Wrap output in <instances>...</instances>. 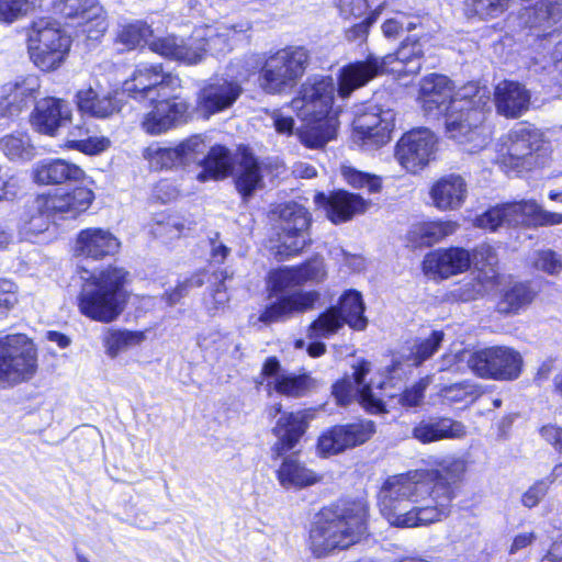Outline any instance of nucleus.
Listing matches in <instances>:
<instances>
[{
    "label": "nucleus",
    "instance_id": "20",
    "mask_svg": "<svg viewBox=\"0 0 562 562\" xmlns=\"http://www.w3.org/2000/svg\"><path fill=\"white\" fill-rule=\"evenodd\" d=\"M153 108L144 114L140 126L149 135H159L184 119L189 104L181 100L178 91H170L168 97L148 101Z\"/></svg>",
    "mask_w": 562,
    "mask_h": 562
},
{
    "label": "nucleus",
    "instance_id": "21",
    "mask_svg": "<svg viewBox=\"0 0 562 562\" xmlns=\"http://www.w3.org/2000/svg\"><path fill=\"white\" fill-rule=\"evenodd\" d=\"M374 432L375 426L371 420L336 426L319 437L317 447L324 456L337 454L364 443Z\"/></svg>",
    "mask_w": 562,
    "mask_h": 562
},
{
    "label": "nucleus",
    "instance_id": "44",
    "mask_svg": "<svg viewBox=\"0 0 562 562\" xmlns=\"http://www.w3.org/2000/svg\"><path fill=\"white\" fill-rule=\"evenodd\" d=\"M535 293L528 284L516 282L505 290L501 301L498 302V311L501 313H517L526 307L533 300Z\"/></svg>",
    "mask_w": 562,
    "mask_h": 562
},
{
    "label": "nucleus",
    "instance_id": "15",
    "mask_svg": "<svg viewBox=\"0 0 562 562\" xmlns=\"http://www.w3.org/2000/svg\"><path fill=\"white\" fill-rule=\"evenodd\" d=\"M180 88V78L165 72L160 64H139L131 77L123 82V91L138 101L168 97L170 91H178Z\"/></svg>",
    "mask_w": 562,
    "mask_h": 562
},
{
    "label": "nucleus",
    "instance_id": "46",
    "mask_svg": "<svg viewBox=\"0 0 562 562\" xmlns=\"http://www.w3.org/2000/svg\"><path fill=\"white\" fill-rule=\"evenodd\" d=\"M0 148L10 160H29L34 155L31 138L25 133H13L0 139Z\"/></svg>",
    "mask_w": 562,
    "mask_h": 562
},
{
    "label": "nucleus",
    "instance_id": "41",
    "mask_svg": "<svg viewBox=\"0 0 562 562\" xmlns=\"http://www.w3.org/2000/svg\"><path fill=\"white\" fill-rule=\"evenodd\" d=\"M513 0H464L463 11L468 19L491 21L503 15Z\"/></svg>",
    "mask_w": 562,
    "mask_h": 562
},
{
    "label": "nucleus",
    "instance_id": "39",
    "mask_svg": "<svg viewBox=\"0 0 562 562\" xmlns=\"http://www.w3.org/2000/svg\"><path fill=\"white\" fill-rule=\"evenodd\" d=\"M277 477L284 488H303L317 483L321 479L294 456L283 459L277 471Z\"/></svg>",
    "mask_w": 562,
    "mask_h": 562
},
{
    "label": "nucleus",
    "instance_id": "7",
    "mask_svg": "<svg viewBox=\"0 0 562 562\" xmlns=\"http://www.w3.org/2000/svg\"><path fill=\"white\" fill-rule=\"evenodd\" d=\"M424 50L422 43L407 40L394 54L384 57L369 55L363 61L351 63L341 68L338 78V94L348 98L352 91L366 86L387 68L392 72L416 75L422 68Z\"/></svg>",
    "mask_w": 562,
    "mask_h": 562
},
{
    "label": "nucleus",
    "instance_id": "34",
    "mask_svg": "<svg viewBox=\"0 0 562 562\" xmlns=\"http://www.w3.org/2000/svg\"><path fill=\"white\" fill-rule=\"evenodd\" d=\"M78 110L88 116L108 119L121 111L117 92L89 87L76 94Z\"/></svg>",
    "mask_w": 562,
    "mask_h": 562
},
{
    "label": "nucleus",
    "instance_id": "47",
    "mask_svg": "<svg viewBox=\"0 0 562 562\" xmlns=\"http://www.w3.org/2000/svg\"><path fill=\"white\" fill-rule=\"evenodd\" d=\"M456 228L452 222H428L415 225L412 233L422 239L419 246H431L453 234Z\"/></svg>",
    "mask_w": 562,
    "mask_h": 562
},
{
    "label": "nucleus",
    "instance_id": "29",
    "mask_svg": "<svg viewBox=\"0 0 562 562\" xmlns=\"http://www.w3.org/2000/svg\"><path fill=\"white\" fill-rule=\"evenodd\" d=\"M471 258L465 248H439L425 257L423 271L429 279H447L470 267Z\"/></svg>",
    "mask_w": 562,
    "mask_h": 562
},
{
    "label": "nucleus",
    "instance_id": "11",
    "mask_svg": "<svg viewBox=\"0 0 562 562\" xmlns=\"http://www.w3.org/2000/svg\"><path fill=\"white\" fill-rule=\"evenodd\" d=\"M507 225L549 226L562 224V213L549 212L535 200L506 203L487 210L476 218L479 227L496 231Z\"/></svg>",
    "mask_w": 562,
    "mask_h": 562
},
{
    "label": "nucleus",
    "instance_id": "9",
    "mask_svg": "<svg viewBox=\"0 0 562 562\" xmlns=\"http://www.w3.org/2000/svg\"><path fill=\"white\" fill-rule=\"evenodd\" d=\"M308 53L303 47H286L270 55L262 65L258 82L268 94H283L291 91L303 77Z\"/></svg>",
    "mask_w": 562,
    "mask_h": 562
},
{
    "label": "nucleus",
    "instance_id": "42",
    "mask_svg": "<svg viewBox=\"0 0 562 562\" xmlns=\"http://www.w3.org/2000/svg\"><path fill=\"white\" fill-rule=\"evenodd\" d=\"M369 372L370 363L367 361H361L355 368L352 379L350 380L357 387V392H359L360 404L372 414L383 413L385 411L384 403L373 394L370 385L364 384L366 375Z\"/></svg>",
    "mask_w": 562,
    "mask_h": 562
},
{
    "label": "nucleus",
    "instance_id": "56",
    "mask_svg": "<svg viewBox=\"0 0 562 562\" xmlns=\"http://www.w3.org/2000/svg\"><path fill=\"white\" fill-rule=\"evenodd\" d=\"M428 381L419 380L412 386L405 389L398 396V403L406 408L417 407L423 403Z\"/></svg>",
    "mask_w": 562,
    "mask_h": 562
},
{
    "label": "nucleus",
    "instance_id": "52",
    "mask_svg": "<svg viewBox=\"0 0 562 562\" xmlns=\"http://www.w3.org/2000/svg\"><path fill=\"white\" fill-rule=\"evenodd\" d=\"M479 395V387L469 381L446 385L440 390V396L449 403L473 402Z\"/></svg>",
    "mask_w": 562,
    "mask_h": 562
},
{
    "label": "nucleus",
    "instance_id": "64",
    "mask_svg": "<svg viewBox=\"0 0 562 562\" xmlns=\"http://www.w3.org/2000/svg\"><path fill=\"white\" fill-rule=\"evenodd\" d=\"M541 437L555 450L562 452V428L555 425H547L540 429Z\"/></svg>",
    "mask_w": 562,
    "mask_h": 562
},
{
    "label": "nucleus",
    "instance_id": "6",
    "mask_svg": "<svg viewBox=\"0 0 562 562\" xmlns=\"http://www.w3.org/2000/svg\"><path fill=\"white\" fill-rule=\"evenodd\" d=\"M335 83L331 77L308 78L291 101L307 127L301 133V142L310 148H321L335 137L336 120L329 116L333 106Z\"/></svg>",
    "mask_w": 562,
    "mask_h": 562
},
{
    "label": "nucleus",
    "instance_id": "32",
    "mask_svg": "<svg viewBox=\"0 0 562 562\" xmlns=\"http://www.w3.org/2000/svg\"><path fill=\"white\" fill-rule=\"evenodd\" d=\"M148 46L154 53L190 65L201 61L205 50L201 41L192 40V36L187 41L175 35L165 37L153 36Z\"/></svg>",
    "mask_w": 562,
    "mask_h": 562
},
{
    "label": "nucleus",
    "instance_id": "50",
    "mask_svg": "<svg viewBox=\"0 0 562 562\" xmlns=\"http://www.w3.org/2000/svg\"><path fill=\"white\" fill-rule=\"evenodd\" d=\"M151 37V27L142 21L124 25L117 35L119 41L130 49L137 47L142 43L149 44Z\"/></svg>",
    "mask_w": 562,
    "mask_h": 562
},
{
    "label": "nucleus",
    "instance_id": "62",
    "mask_svg": "<svg viewBox=\"0 0 562 562\" xmlns=\"http://www.w3.org/2000/svg\"><path fill=\"white\" fill-rule=\"evenodd\" d=\"M355 394H359V392H357V387L349 379L338 381L333 386V395L336 397L339 405H348Z\"/></svg>",
    "mask_w": 562,
    "mask_h": 562
},
{
    "label": "nucleus",
    "instance_id": "33",
    "mask_svg": "<svg viewBox=\"0 0 562 562\" xmlns=\"http://www.w3.org/2000/svg\"><path fill=\"white\" fill-rule=\"evenodd\" d=\"M531 94L526 87L517 81L503 80L494 90V102L497 112L508 119H516L528 111Z\"/></svg>",
    "mask_w": 562,
    "mask_h": 562
},
{
    "label": "nucleus",
    "instance_id": "27",
    "mask_svg": "<svg viewBox=\"0 0 562 562\" xmlns=\"http://www.w3.org/2000/svg\"><path fill=\"white\" fill-rule=\"evenodd\" d=\"M94 200V192L88 187H77L70 192L54 195H41L36 199V209L47 217L56 214L77 216L86 212Z\"/></svg>",
    "mask_w": 562,
    "mask_h": 562
},
{
    "label": "nucleus",
    "instance_id": "8",
    "mask_svg": "<svg viewBox=\"0 0 562 562\" xmlns=\"http://www.w3.org/2000/svg\"><path fill=\"white\" fill-rule=\"evenodd\" d=\"M504 165L518 173L544 168L551 161L552 147L543 133L526 124H517L507 134Z\"/></svg>",
    "mask_w": 562,
    "mask_h": 562
},
{
    "label": "nucleus",
    "instance_id": "53",
    "mask_svg": "<svg viewBox=\"0 0 562 562\" xmlns=\"http://www.w3.org/2000/svg\"><path fill=\"white\" fill-rule=\"evenodd\" d=\"M78 246H121L117 238L106 228L82 229L77 237Z\"/></svg>",
    "mask_w": 562,
    "mask_h": 562
},
{
    "label": "nucleus",
    "instance_id": "63",
    "mask_svg": "<svg viewBox=\"0 0 562 562\" xmlns=\"http://www.w3.org/2000/svg\"><path fill=\"white\" fill-rule=\"evenodd\" d=\"M548 42L552 45L550 58L554 69L562 76V32L549 33Z\"/></svg>",
    "mask_w": 562,
    "mask_h": 562
},
{
    "label": "nucleus",
    "instance_id": "2",
    "mask_svg": "<svg viewBox=\"0 0 562 562\" xmlns=\"http://www.w3.org/2000/svg\"><path fill=\"white\" fill-rule=\"evenodd\" d=\"M327 277V270L322 258L315 257L300 266L284 267L273 270L269 274L268 288L270 296L278 299L268 304L259 316L265 324L284 322L296 314H303L314 308L321 299L316 290L285 292L306 283L318 284Z\"/></svg>",
    "mask_w": 562,
    "mask_h": 562
},
{
    "label": "nucleus",
    "instance_id": "26",
    "mask_svg": "<svg viewBox=\"0 0 562 562\" xmlns=\"http://www.w3.org/2000/svg\"><path fill=\"white\" fill-rule=\"evenodd\" d=\"M41 81L35 75L19 77L0 88V115L18 116L40 94Z\"/></svg>",
    "mask_w": 562,
    "mask_h": 562
},
{
    "label": "nucleus",
    "instance_id": "51",
    "mask_svg": "<svg viewBox=\"0 0 562 562\" xmlns=\"http://www.w3.org/2000/svg\"><path fill=\"white\" fill-rule=\"evenodd\" d=\"M192 40L201 41L205 48L203 55L209 50L214 54H221L229 49L228 33H220L212 27L195 31L192 35Z\"/></svg>",
    "mask_w": 562,
    "mask_h": 562
},
{
    "label": "nucleus",
    "instance_id": "14",
    "mask_svg": "<svg viewBox=\"0 0 562 562\" xmlns=\"http://www.w3.org/2000/svg\"><path fill=\"white\" fill-rule=\"evenodd\" d=\"M467 363L480 378L514 381L521 373L524 360L521 355L513 348L494 346L471 352Z\"/></svg>",
    "mask_w": 562,
    "mask_h": 562
},
{
    "label": "nucleus",
    "instance_id": "30",
    "mask_svg": "<svg viewBox=\"0 0 562 562\" xmlns=\"http://www.w3.org/2000/svg\"><path fill=\"white\" fill-rule=\"evenodd\" d=\"M33 179L38 184H63L87 182L89 180L83 169L65 159H44L33 167Z\"/></svg>",
    "mask_w": 562,
    "mask_h": 562
},
{
    "label": "nucleus",
    "instance_id": "45",
    "mask_svg": "<svg viewBox=\"0 0 562 562\" xmlns=\"http://www.w3.org/2000/svg\"><path fill=\"white\" fill-rule=\"evenodd\" d=\"M87 134L88 131L82 127H74V130L69 132V138L66 142V147L87 155H97L109 148L110 140L106 137H83Z\"/></svg>",
    "mask_w": 562,
    "mask_h": 562
},
{
    "label": "nucleus",
    "instance_id": "1",
    "mask_svg": "<svg viewBox=\"0 0 562 562\" xmlns=\"http://www.w3.org/2000/svg\"><path fill=\"white\" fill-rule=\"evenodd\" d=\"M431 470H414L385 480L379 493L381 514L391 525L413 528L440 521L450 513L452 484L467 471V462L445 457Z\"/></svg>",
    "mask_w": 562,
    "mask_h": 562
},
{
    "label": "nucleus",
    "instance_id": "40",
    "mask_svg": "<svg viewBox=\"0 0 562 562\" xmlns=\"http://www.w3.org/2000/svg\"><path fill=\"white\" fill-rule=\"evenodd\" d=\"M236 188L244 199L254 194L261 186L262 173L257 159L249 154H244L236 170Z\"/></svg>",
    "mask_w": 562,
    "mask_h": 562
},
{
    "label": "nucleus",
    "instance_id": "10",
    "mask_svg": "<svg viewBox=\"0 0 562 562\" xmlns=\"http://www.w3.org/2000/svg\"><path fill=\"white\" fill-rule=\"evenodd\" d=\"M70 44V36L59 24L46 20L34 22L27 36L30 58L43 71L57 69L64 63Z\"/></svg>",
    "mask_w": 562,
    "mask_h": 562
},
{
    "label": "nucleus",
    "instance_id": "19",
    "mask_svg": "<svg viewBox=\"0 0 562 562\" xmlns=\"http://www.w3.org/2000/svg\"><path fill=\"white\" fill-rule=\"evenodd\" d=\"M271 391L286 397H303L316 387V381L308 373L296 374L282 370L276 357H269L262 364L258 384H265Z\"/></svg>",
    "mask_w": 562,
    "mask_h": 562
},
{
    "label": "nucleus",
    "instance_id": "60",
    "mask_svg": "<svg viewBox=\"0 0 562 562\" xmlns=\"http://www.w3.org/2000/svg\"><path fill=\"white\" fill-rule=\"evenodd\" d=\"M338 8L340 15L350 20L362 18L368 12L369 4L367 0H339Z\"/></svg>",
    "mask_w": 562,
    "mask_h": 562
},
{
    "label": "nucleus",
    "instance_id": "36",
    "mask_svg": "<svg viewBox=\"0 0 562 562\" xmlns=\"http://www.w3.org/2000/svg\"><path fill=\"white\" fill-rule=\"evenodd\" d=\"M311 414L307 411L289 413L282 415L273 428L278 440L272 446L274 458L281 457L284 452L293 449L306 430L307 419Z\"/></svg>",
    "mask_w": 562,
    "mask_h": 562
},
{
    "label": "nucleus",
    "instance_id": "49",
    "mask_svg": "<svg viewBox=\"0 0 562 562\" xmlns=\"http://www.w3.org/2000/svg\"><path fill=\"white\" fill-rule=\"evenodd\" d=\"M340 173L344 180L355 189H367L369 193L379 192L382 188L378 176L360 171L351 166L342 165Z\"/></svg>",
    "mask_w": 562,
    "mask_h": 562
},
{
    "label": "nucleus",
    "instance_id": "22",
    "mask_svg": "<svg viewBox=\"0 0 562 562\" xmlns=\"http://www.w3.org/2000/svg\"><path fill=\"white\" fill-rule=\"evenodd\" d=\"M394 115L391 111L367 112L353 121V137L367 149H375L391 139Z\"/></svg>",
    "mask_w": 562,
    "mask_h": 562
},
{
    "label": "nucleus",
    "instance_id": "31",
    "mask_svg": "<svg viewBox=\"0 0 562 562\" xmlns=\"http://www.w3.org/2000/svg\"><path fill=\"white\" fill-rule=\"evenodd\" d=\"M271 215L279 222L281 234L289 238H302L303 246H306L305 237L312 222L307 209L294 201L277 204L271 210Z\"/></svg>",
    "mask_w": 562,
    "mask_h": 562
},
{
    "label": "nucleus",
    "instance_id": "23",
    "mask_svg": "<svg viewBox=\"0 0 562 562\" xmlns=\"http://www.w3.org/2000/svg\"><path fill=\"white\" fill-rule=\"evenodd\" d=\"M314 202L324 209L327 218L334 224H341L364 213L370 206V201L360 194L345 190H337L326 195L323 192L315 194Z\"/></svg>",
    "mask_w": 562,
    "mask_h": 562
},
{
    "label": "nucleus",
    "instance_id": "43",
    "mask_svg": "<svg viewBox=\"0 0 562 562\" xmlns=\"http://www.w3.org/2000/svg\"><path fill=\"white\" fill-rule=\"evenodd\" d=\"M145 340L143 331L122 329H108L103 336L105 352L110 358H115L126 349L140 345Z\"/></svg>",
    "mask_w": 562,
    "mask_h": 562
},
{
    "label": "nucleus",
    "instance_id": "57",
    "mask_svg": "<svg viewBox=\"0 0 562 562\" xmlns=\"http://www.w3.org/2000/svg\"><path fill=\"white\" fill-rule=\"evenodd\" d=\"M551 481L547 479L539 480L532 484L521 496V503L525 507H536L547 495Z\"/></svg>",
    "mask_w": 562,
    "mask_h": 562
},
{
    "label": "nucleus",
    "instance_id": "58",
    "mask_svg": "<svg viewBox=\"0 0 562 562\" xmlns=\"http://www.w3.org/2000/svg\"><path fill=\"white\" fill-rule=\"evenodd\" d=\"M18 301V285L9 279H0V313L12 310Z\"/></svg>",
    "mask_w": 562,
    "mask_h": 562
},
{
    "label": "nucleus",
    "instance_id": "48",
    "mask_svg": "<svg viewBox=\"0 0 562 562\" xmlns=\"http://www.w3.org/2000/svg\"><path fill=\"white\" fill-rule=\"evenodd\" d=\"M154 170L172 169L181 166L176 147H162L159 144L148 146L143 154Z\"/></svg>",
    "mask_w": 562,
    "mask_h": 562
},
{
    "label": "nucleus",
    "instance_id": "24",
    "mask_svg": "<svg viewBox=\"0 0 562 562\" xmlns=\"http://www.w3.org/2000/svg\"><path fill=\"white\" fill-rule=\"evenodd\" d=\"M241 87L235 81L215 79L205 83L196 93L195 109L204 117L231 108L241 94Z\"/></svg>",
    "mask_w": 562,
    "mask_h": 562
},
{
    "label": "nucleus",
    "instance_id": "25",
    "mask_svg": "<svg viewBox=\"0 0 562 562\" xmlns=\"http://www.w3.org/2000/svg\"><path fill=\"white\" fill-rule=\"evenodd\" d=\"M454 97L452 82L443 75L430 74L420 81L418 101L426 116L438 119L446 114Z\"/></svg>",
    "mask_w": 562,
    "mask_h": 562
},
{
    "label": "nucleus",
    "instance_id": "12",
    "mask_svg": "<svg viewBox=\"0 0 562 562\" xmlns=\"http://www.w3.org/2000/svg\"><path fill=\"white\" fill-rule=\"evenodd\" d=\"M36 369V348L27 336L15 334L0 339V387L32 379Z\"/></svg>",
    "mask_w": 562,
    "mask_h": 562
},
{
    "label": "nucleus",
    "instance_id": "38",
    "mask_svg": "<svg viewBox=\"0 0 562 562\" xmlns=\"http://www.w3.org/2000/svg\"><path fill=\"white\" fill-rule=\"evenodd\" d=\"M468 195V184L459 175H449L437 180L430 189L434 206L441 211L461 207Z\"/></svg>",
    "mask_w": 562,
    "mask_h": 562
},
{
    "label": "nucleus",
    "instance_id": "55",
    "mask_svg": "<svg viewBox=\"0 0 562 562\" xmlns=\"http://www.w3.org/2000/svg\"><path fill=\"white\" fill-rule=\"evenodd\" d=\"M442 339L443 333L435 330L428 338L416 344L412 352L413 364L419 366L429 359L438 350Z\"/></svg>",
    "mask_w": 562,
    "mask_h": 562
},
{
    "label": "nucleus",
    "instance_id": "5",
    "mask_svg": "<svg viewBox=\"0 0 562 562\" xmlns=\"http://www.w3.org/2000/svg\"><path fill=\"white\" fill-rule=\"evenodd\" d=\"M367 533V508L351 504L324 508L310 530V549L317 558L346 550Z\"/></svg>",
    "mask_w": 562,
    "mask_h": 562
},
{
    "label": "nucleus",
    "instance_id": "37",
    "mask_svg": "<svg viewBox=\"0 0 562 562\" xmlns=\"http://www.w3.org/2000/svg\"><path fill=\"white\" fill-rule=\"evenodd\" d=\"M467 435L465 426L448 417H429L417 423L412 436L422 443L445 439H460Z\"/></svg>",
    "mask_w": 562,
    "mask_h": 562
},
{
    "label": "nucleus",
    "instance_id": "28",
    "mask_svg": "<svg viewBox=\"0 0 562 562\" xmlns=\"http://www.w3.org/2000/svg\"><path fill=\"white\" fill-rule=\"evenodd\" d=\"M72 116L69 103L53 97L36 102L31 114V124L41 134L55 136L57 131L66 126Z\"/></svg>",
    "mask_w": 562,
    "mask_h": 562
},
{
    "label": "nucleus",
    "instance_id": "4",
    "mask_svg": "<svg viewBox=\"0 0 562 562\" xmlns=\"http://www.w3.org/2000/svg\"><path fill=\"white\" fill-rule=\"evenodd\" d=\"M491 91L485 86L469 82L456 92L445 114L446 132L468 153L485 148L490 131L484 124L490 111Z\"/></svg>",
    "mask_w": 562,
    "mask_h": 562
},
{
    "label": "nucleus",
    "instance_id": "16",
    "mask_svg": "<svg viewBox=\"0 0 562 562\" xmlns=\"http://www.w3.org/2000/svg\"><path fill=\"white\" fill-rule=\"evenodd\" d=\"M206 144L200 135H194L176 146L181 165L198 162L203 166L196 179L201 182L226 177L231 169L228 150L223 146L212 147L207 154Z\"/></svg>",
    "mask_w": 562,
    "mask_h": 562
},
{
    "label": "nucleus",
    "instance_id": "3",
    "mask_svg": "<svg viewBox=\"0 0 562 562\" xmlns=\"http://www.w3.org/2000/svg\"><path fill=\"white\" fill-rule=\"evenodd\" d=\"M77 258L82 257L78 268L89 277L85 280L79 295V310L87 317L110 323L123 312L127 299L125 290L127 272L122 268L108 267L99 273H90V260H99L103 248H77Z\"/></svg>",
    "mask_w": 562,
    "mask_h": 562
},
{
    "label": "nucleus",
    "instance_id": "54",
    "mask_svg": "<svg viewBox=\"0 0 562 562\" xmlns=\"http://www.w3.org/2000/svg\"><path fill=\"white\" fill-rule=\"evenodd\" d=\"M38 0H0V21L12 23L31 12Z\"/></svg>",
    "mask_w": 562,
    "mask_h": 562
},
{
    "label": "nucleus",
    "instance_id": "61",
    "mask_svg": "<svg viewBox=\"0 0 562 562\" xmlns=\"http://www.w3.org/2000/svg\"><path fill=\"white\" fill-rule=\"evenodd\" d=\"M536 267L548 273L554 274L562 270V260L551 249L541 250L536 261Z\"/></svg>",
    "mask_w": 562,
    "mask_h": 562
},
{
    "label": "nucleus",
    "instance_id": "35",
    "mask_svg": "<svg viewBox=\"0 0 562 562\" xmlns=\"http://www.w3.org/2000/svg\"><path fill=\"white\" fill-rule=\"evenodd\" d=\"M519 25L529 29L537 36H546V31L562 21V2L540 0L531 8H525L518 15Z\"/></svg>",
    "mask_w": 562,
    "mask_h": 562
},
{
    "label": "nucleus",
    "instance_id": "13",
    "mask_svg": "<svg viewBox=\"0 0 562 562\" xmlns=\"http://www.w3.org/2000/svg\"><path fill=\"white\" fill-rule=\"evenodd\" d=\"M364 310L361 294L349 290L341 296L338 306L328 308L310 325L307 336L311 339L327 338L336 334L344 324L355 330H364L368 325Z\"/></svg>",
    "mask_w": 562,
    "mask_h": 562
},
{
    "label": "nucleus",
    "instance_id": "17",
    "mask_svg": "<svg viewBox=\"0 0 562 562\" xmlns=\"http://www.w3.org/2000/svg\"><path fill=\"white\" fill-rule=\"evenodd\" d=\"M437 143L436 135L429 128H413L398 139L395 159L405 170L415 173L435 159Z\"/></svg>",
    "mask_w": 562,
    "mask_h": 562
},
{
    "label": "nucleus",
    "instance_id": "59",
    "mask_svg": "<svg viewBox=\"0 0 562 562\" xmlns=\"http://www.w3.org/2000/svg\"><path fill=\"white\" fill-rule=\"evenodd\" d=\"M382 8H383V5H380L378 9H375L369 16H367L360 23H356L350 29H348L346 31L347 40L351 41V42L363 41L368 35L370 25L376 21L379 14L381 13Z\"/></svg>",
    "mask_w": 562,
    "mask_h": 562
},
{
    "label": "nucleus",
    "instance_id": "18",
    "mask_svg": "<svg viewBox=\"0 0 562 562\" xmlns=\"http://www.w3.org/2000/svg\"><path fill=\"white\" fill-rule=\"evenodd\" d=\"M55 14L81 27L89 40H98L108 29L103 8L97 0H55Z\"/></svg>",
    "mask_w": 562,
    "mask_h": 562
}]
</instances>
